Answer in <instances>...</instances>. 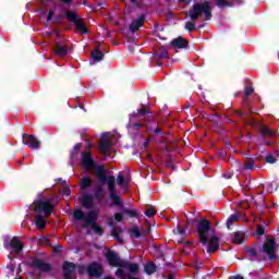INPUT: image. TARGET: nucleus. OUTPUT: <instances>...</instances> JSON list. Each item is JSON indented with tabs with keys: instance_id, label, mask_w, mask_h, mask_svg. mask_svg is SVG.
<instances>
[{
	"instance_id": "5701e85b",
	"label": "nucleus",
	"mask_w": 279,
	"mask_h": 279,
	"mask_svg": "<svg viewBox=\"0 0 279 279\" xmlns=\"http://www.w3.org/2000/svg\"><path fill=\"white\" fill-rule=\"evenodd\" d=\"M92 58L95 60V62H100V60H104V52L99 50H94L92 52Z\"/></svg>"
},
{
	"instance_id": "b1692460",
	"label": "nucleus",
	"mask_w": 279,
	"mask_h": 279,
	"mask_svg": "<svg viewBox=\"0 0 279 279\" xmlns=\"http://www.w3.org/2000/svg\"><path fill=\"white\" fill-rule=\"evenodd\" d=\"M82 204L85 208H90L93 206V197L90 196H83Z\"/></svg>"
},
{
	"instance_id": "7c9ffc66",
	"label": "nucleus",
	"mask_w": 279,
	"mask_h": 279,
	"mask_svg": "<svg viewBox=\"0 0 279 279\" xmlns=\"http://www.w3.org/2000/svg\"><path fill=\"white\" fill-rule=\"evenodd\" d=\"M145 215H146V217H154V215H156V207L148 206L145 211Z\"/></svg>"
},
{
	"instance_id": "de8ad7c7",
	"label": "nucleus",
	"mask_w": 279,
	"mask_h": 279,
	"mask_svg": "<svg viewBox=\"0 0 279 279\" xmlns=\"http://www.w3.org/2000/svg\"><path fill=\"white\" fill-rule=\"evenodd\" d=\"M8 269H9V271H10V274H14V266H13V265H10V266L8 267Z\"/></svg>"
},
{
	"instance_id": "20e7f679",
	"label": "nucleus",
	"mask_w": 279,
	"mask_h": 279,
	"mask_svg": "<svg viewBox=\"0 0 279 279\" xmlns=\"http://www.w3.org/2000/svg\"><path fill=\"white\" fill-rule=\"evenodd\" d=\"M35 213L49 217L53 213V203L49 198H43V194L38 195V201L34 203Z\"/></svg>"
},
{
	"instance_id": "2f4dec72",
	"label": "nucleus",
	"mask_w": 279,
	"mask_h": 279,
	"mask_svg": "<svg viewBox=\"0 0 279 279\" xmlns=\"http://www.w3.org/2000/svg\"><path fill=\"white\" fill-rule=\"evenodd\" d=\"M233 243H238L239 245H241V243H243V234L235 233L233 238Z\"/></svg>"
},
{
	"instance_id": "603ef678",
	"label": "nucleus",
	"mask_w": 279,
	"mask_h": 279,
	"mask_svg": "<svg viewBox=\"0 0 279 279\" xmlns=\"http://www.w3.org/2000/svg\"><path fill=\"white\" fill-rule=\"evenodd\" d=\"M75 147H76V149H80L81 146H80V144H78V145H76Z\"/></svg>"
},
{
	"instance_id": "49530a36",
	"label": "nucleus",
	"mask_w": 279,
	"mask_h": 279,
	"mask_svg": "<svg viewBox=\"0 0 279 279\" xmlns=\"http://www.w3.org/2000/svg\"><path fill=\"white\" fill-rule=\"evenodd\" d=\"M69 192H70V190H69V187H63V195H69Z\"/></svg>"
},
{
	"instance_id": "37998d69",
	"label": "nucleus",
	"mask_w": 279,
	"mask_h": 279,
	"mask_svg": "<svg viewBox=\"0 0 279 279\" xmlns=\"http://www.w3.org/2000/svg\"><path fill=\"white\" fill-rule=\"evenodd\" d=\"M217 5L223 8V5H226V2L223 0H217Z\"/></svg>"
},
{
	"instance_id": "c85d7f7f",
	"label": "nucleus",
	"mask_w": 279,
	"mask_h": 279,
	"mask_svg": "<svg viewBox=\"0 0 279 279\" xmlns=\"http://www.w3.org/2000/svg\"><path fill=\"white\" fill-rule=\"evenodd\" d=\"M90 184H93V181L90 180V178L85 177L82 179V182H81L82 189H88V186H90Z\"/></svg>"
},
{
	"instance_id": "0eeeda50",
	"label": "nucleus",
	"mask_w": 279,
	"mask_h": 279,
	"mask_svg": "<svg viewBox=\"0 0 279 279\" xmlns=\"http://www.w3.org/2000/svg\"><path fill=\"white\" fill-rule=\"evenodd\" d=\"M99 149L101 154H104V156H110V151H112V142H110V133H106L102 135Z\"/></svg>"
},
{
	"instance_id": "2eb2a0df",
	"label": "nucleus",
	"mask_w": 279,
	"mask_h": 279,
	"mask_svg": "<svg viewBox=\"0 0 279 279\" xmlns=\"http://www.w3.org/2000/svg\"><path fill=\"white\" fill-rule=\"evenodd\" d=\"M173 49H186L189 41L182 37H178L171 41Z\"/></svg>"
},
{
	"instance_id": "4c0bfd02",
	"label": "nucleus",
	"mask_w": 279,
	"mask_h": 279,
	"mask_svg": "<svg viewBox=\"0 0 279 279\" xmlns=\"http://www.w3.org/2000/svg\"><path fill=\"white\" fill-rule=\"evenodd\" d=\"M174 234H179V236H184L185 231L181 228H178L177 230H174Z\"/></svg>"
},
{
	"instance_id": "a19ab883",
	"label": "nucleus",
	"mask_w": 279,
	"mask_h": 279,
	"mask_svg": "<svg viewBox=\"0 0 279 279\" xmlns=\"http://www.w3.org/2000/svg\"><path fill=\"white\" fill-rule=\"evenodd\" d=\"M252 93H254V88H252V87L245 88V95H252Z\"/></svg>"
},
{
	"instance_id": "6e6552de",
	"label": "nucleus",
	"mask_w": 279,
	"mask_h": 279,
	"mask_svg": "<svg viewBox=\"0 0 279 279\" xmlns=\"http://www.w3.org/2000/svg\"><path fill=\"white\" fill-rule=\"evenodd\" d=\"M263 250L265 252V254H268L269 258L274 259L276 258V241H274L272 239H268L263 246Z\"/></svg>"
},
{
	"instance_id": "79ce46f5",
	"label": "nucleus",
	"mask_w": 279,
	"mask_h": 279,
	"mask_svg": "<svg viewBox=\"0 0 279 279\" xmlns=\"http://www.w3.org/2000/svg\"><path fill=\"white\" fill-rule=\"evenodd\" d=\"M122 220H123V215L116 214V221H122Z\"/></svg>"
},
{
	"instance_id": "4d7b16f0",
	"label": "nucleus",
	"mask_w": 279,
	"mask_h": 279,
	"mask_svg": "<svg viewBox=\"0 0 279 279\" xmlns=\"http://www.w3.org/2000/svg\"><path fill=\"white\" fill-rule=\"evenodd\" d=\"M109 223H110V226H112V220Z\"/></svg>"
},
{
	"instance_id": "c03bdc74",
	"label": "nucleus",
	"mask_w": 279,
	"mask_h": 279,
	"mask_svg": "<svg viewBox=\"0 0 279 279\" xmlns=\"http://www.w3.org/2000/svg\"><path fill=\"white\" fill-rule=\"evenodd\" d=\"M51 19H53V11H50V12L48 13L47 21H51Z\"/></svg>"
},
{
	"instance_id": "39448f33",
	"label": "nucleus",
	"mask_w": 279,
	"mask_h": 279,
	"mask_svg": "<svg viewBox=\"0 0 279 279\" xmlns=\"http://www.w3.org/2000/svg\"><path fill=\"white\" fill-rule=\"evenodd\" d=\"M199 241L203 245H208V232H210V222L202 219L197 226Z\"/></svg>"
},
{
	"instance_id": "412c9836",
	"label": "nucleus",
	"mask_w": 279,
	"mask_h": 279,
	"mask_svg": "<svg viewBox=\"0 0 279 279\" xmlns=\"http://www.w3.org/2000/svg\"><path fill=\"white\" fill-rule=\"evenodd\" d=\"M263 136L274 137L276 136V132L267 126H262Z\"/></svg>"
},
{
	"instance_id": "09e8293b",
	"label": "nucleus",
	"mask_w": 279,
	"mask_h": 279,
	"mask_svg": "<svg viewBox=\"0 0 279 279\" xmlns=\"http://www.w3.org/2000/svg\"><path fill=\"white\" fill-rule=\"evenodd\" d=\"M182 3L191 4V0H180Z\"/></svg>"
},
{
	"instance_id": "a211bd4d",
	"label": "nucleus",
	"mask_w": 279,
	"mask_h": 279,
	"mask_svg": "<svg viewBox=\"0 0 279 279\" xmlns=\"http://www.w3.org/2000/svg\"><path fill=\"white\" fill-rule=\"evenodd\" d=\"M144 21L145 16H140L137 20L133 21L130 26L131 32H136L140 27H143Z\"/></svg>"
},
{
	"instance_id": "f257e3e1",
	"label": "nucleus",
	"mask_w": 279,
	"mask_h": 279,
	"mask_svg": "<svg viewBox=\"0 0 279 279\" xmlns=\"http://www.w3.org/2000/svg\"><path fill=\"white\" fill-rule=\"evenodd\" d=\"M99 217V211L97 209H92L90 211L84 214L82 209H76L74 211V219L82 221L83 228L90 226L96 234H104V228L97 226V219Z\"/></svg>"
},
{
	"instance_id": "f03ea898",
	"label": "nucleus",
	"mask_w": 279,
	"mask_h": 279,
	"mask_svg": "<svg viewBox=\"0 0 279 279\" xmlns=\"http://www.w3.org/2000/svg\"><path fill=\"white\" fill-rule=\"evenodd\" d=\"M96 175L100 180V182H106L108 184V189L111 193L110 198L113 204L116 206H123V203L121 202V196L117 194V189L114 187V182H117L114 177H106V170H104L102 167L96 168Z\"/></svg>"
},
{
	"instance_id": "a878e982",
	"label": "nucleus",
	"mask_w": 279,
	"mask_h": 279,
	"mask_svg": "<svg viewBox=\"0 0 279 279\" xmlns=\"http://www.w3.org/2000/svg\"><path fill=\"white\" fill-rule=\"evenodd\" d=\"M145 271L148 274V276H151V274H155L156 271V265L154 263L146 264Z\"/></svg>"
},
{
	"instance_id": "1a4fd4ad",
	"label": "nucleus",
	"mask_w": 279,
	"mask_h": 279,
	"mask_svg": "<svg viewBox=\"0 0 279 279\" xmlns=\"http://www.w3.org/2000/svg\"><path fill=\"white\" fill-rule=\"evenodd\" d=\"M107 260L111 267H123V263L121 259H119V256H117V253L114 252H108L107 253Z\"/></svg>"
},
{
	"instance_id": "393cba45",
	"label": "nucleus",
	"mask_w": 279,
	"mask_h": 279,
	"mask_svg": "<svg viewBox=\"0 0 279 279\" xmlns=\"http://www.w3.org/2000/svg\"><path fill=\"white\" fill-rule=\"evenodd\" d=\"M35 223H36L37 228H45V226H47V221L45 220V218L43 216H37Z\"/></svg>"
},
{
	"instance_id": "f8f14e48",
	"label": "nucleus",
	"mask_w": 279,
	"mask_h": 279,
	"mask_svg": "<svg viewBox=\"0 0 279 279\" xmlns=\"http://www.w3.org/2000/svg\"><path fill=\"white\" fill-rule=\"evenodd\" d=\"M82 162L85 169H93V167H95V161L93 160V156L88 151L83 153Z\"/></svg>"
},
{
	"instance_id": "6e6d98bb",
	"label": "nucleus",
	"mask_w": 279,
	"mask_h": 279,
	"mask_svg": "<svg viewBox=\"0 0 279 279\" xmlns=\"http://www.w3.org/2000/svg\"><path fill=\"white\" fill-rule=\"evenodd\" d=\"M129 279H136V278H134V277H129Z\"/></svg>"
},
{
	"instance_id": "864d4df0",
	"label": "nucleus",
	"mask_w": 279,
	"mask_h": 279,
	"mask_svg": "<svg viewBox=\"0 0 279 279\" xmlns=\"http://www.w3.org/2000/svg\"><path fill=\"white\" fill-rule=\"evenodd\" d=\"M132 1V3H136V0H131Z\"/></svg>"
},
{
	"instance_id": "a18cd8bd",
	"label": "nucleus",
	"mask_w": 279,
	"mask_h": 279,
	"mask_svg": "<svg viewBox=\"0 0 279 279\" xmlns=\"http://www.w3.org/2000/svg\"><path fill=\"white\" fill-rule=\"evenodd\" d=\"M248 254H251V256H256V251L254 248L248 250Z\"/></svg>"
},
{
	"instance_id": "72a5a7b5",
	"label": "nucleus",
	"mask_w": 279,
	"mask_h": 279,
	"mask_svg": "<svg viewBox=\"0 0 279 279\" xmlns=\"http://www.w3.org/2000/svg\"><path fill=\"white\" fill-rule=\"evenodd\" d=\"M116 276L121 279L128 278V275L123 271V268H119L116 272Z\"/></svg>"
},
{
	"instance_id": "052dcab7",
	"label": "nucleus",
	"mask_w": 279,
	"mask_h": 279,
	"mask_svg": "<svg viewBox=\"0 0 279 279\" xmlns=\"http://www.w3.org/2000/svg\"><path fill=\"white\" fill-rule=\"evenodd\" d=\"M169 279H173V278L170 277Z\"/></svg>"
},
{
	"instance_id": "4468645a",
	"label": "nucleus",
	"mask_w": 279,
	"mask_h": 279,
	"mask_svg": "<svg viewBox=\"0 0 279 279\" xmlns=\"http://www.w3.org/2000/svg\"><path fill=\"white\" fill-rule=\"evenodd\" d=\"M63 271L65 279H72L73 271H75V264L65 262V264L63 265Z\"/></svg>"
},
{
	"instance_id": "6ab92c4d",
	"label": "nucleus",
	"mask_w": 279,
	"mask_h": 279,
	"mask_svg": "<svg viewBox=\"0 0 279 279\" xmlns=\"http://www.w3.org/2000/svg\"><path fill=\"white\" fill-rule=\"evenodd\" d=\"M9 245L14 252H21V250H23V243H21L19 238H13Z\"/></svg>"
},
{
	"instance_id": "bb28decb",
	"label": "nucleus",
	"mask_w": 279,
	"mask_h": 279,
	"mask_svg": "<svg viewBox=\"0 0 279 279\" xmlns=\"http://www.w3.org/2000/svg\"><path fill=\"white\" fill-rule=\"evenodd\" d=\"M149 112V109L144 108V109H137L135 112L131 114V117H145Z\"/></svg>"
},
{
	"instance_id": "f3484780",
	"label": "nucleus",
	"mask_w": 279,
	"mask_h": 279,
	"mask_svg": "<svg viewBox=\"0 0 279 279\" xmlns=\"http://www.w3.org/2000/svg\"><path fill=\"white\" fill-rule=\"evenodd\" d=\"M33 267H36L37 269H40L41 271H49V269H51V266L44 263L43 259H35L33 262Z\"/></svg>"
},
{
	"instance_id": "423d86ee",
	"label": "nucleus",
	"mask_w": 279,
	"mask_h": 279,
	"mask_svg": "<svg viewBox=\"0 0 279 279\" xmlns=\"http://www.w3.org/2000/svg\"><path fill=\"white\" fill-rule=\"evenodd\" d=\"M66 16L69 19V21H71L72 23H74L76 29H78V32L81 34H87L88 29L86 28V24H84V21H82L77 14H75V12H68Z\"/></svg>"
},
{
	"instance_id": "4be33fe9",
	"label": "nucleus",
	"mask_w": 279,
	"mask_h": 279,
	"mask_svg": "<svg viewBox=\"0 0 279 279\" xmlns=\"http://www.w3.org/2000/svg\"><path fill=\"white\" fill-rule=\"evenodd\" d=\"M131 236H134L135 239H138L140 236L145 235L144 232H141V229L138 227H133L130 230Z\"/></svg>"
},
{
	"instance_id": "473e14b6",
	"label": "nucleus",
	"mask_w": 279,
	"mask_h": 279,
	"mask_svg": "<svg viewBox=\"0 0 279 279\" xmlns=\"http://www.w3.org/2000/svg\"><path fill=\"white\" fill-rule=\"evenodd\" d=\"M117 182L120 186H128V181L123 178V174L118 175Z\"/></svg>"
},
{
	"instance_id": "bf43d9fd",
	"label": "nucleus",
	"mask_w": 279,
	"mask_h": 279,
	"mask_svg": "<svg viewBox=\"0 0 279 279\" xmlns=\"http://www.w3.org/2000/svg\"><path fill=\"white\" fill-rule=\"evenodd\" d=\"M221 156H223V153H221Z\"/></svg>"
},
{
	"instance_id": "c756f323",
	"label": "nucleus",
	"mask_w": 279,
	"mask_h": 279,
	"mask_svg": "<svg viewBox=\"0 0 279 279\" xmlns=\"http://www.w3.org/2000/svg\"><path fill=\"white\" fill-rule=\"evenodd\" d=\"M276 160H278V156L276 154L275 155L269 154L266 156V162H268V165H274Z\"/></svg>"
},
{
	"instance_id": "aec40b11",
	"label": "nucleus",
	"mask_w": 279,
	"mask_h": 279,
	"mask_svg": "<svg viewBox=\"0 0 279 279\" xmlns=\"http://www.w3.org/2000/svg\"><path fill=\"white\" fill-rule=\"evenodd\" d=\"M123 269H128L131 274H138V264H132V263H123L122 264Z\"/></svg>"
},
{
	"instance_id": "ea45409f",
	"label": "nucleus",
	"mask_w": 279,
	"mask_h": 279,
	"mask_svg": "<svg viewBox=\"0 0 279 279\" xmlns=\"http://www.w3.org/2000/svg\"><path fill=\"white\" fill-rule=\"evenodd\" d=\"M160 51H161V53H159V58H167V56H168L167 49L161 48Z\"/></svg>"
},
{
	"instance_id": "8fccbe9b",
	"label": "nucleus",
	"mask_w": 279,
	"mask_h": 279,
	"mask_svg": "<svg viewBox=\"0 0 279 279\" xmlns=\"http://www.w3.org/2000/svg\"><path fill=\"white\" fill-rule=\"evenodd\" d=\"M63 3H69L71 0H61Z\"/></svg>"
},
{
	"instance_id": "13d9d810",
	"label": "nucleus",
	"mask_w": 279,
	"mask_h": 279,
	"mask_svg": "<svg viewBox=\"0 0 279 279\" xmlns=\"http://www.w3.org/2000/svg\"><path fill=\"white\" fill-rule=\"evenodd\" d=\"M147 234H149V230L147 231Z\"/></svg>"
},
{
	"instance_id": "c9c22d12",
	"label": "nucleus",
	"mask_w": 279,
	"mask_h": 279,
	"mask_svg": "<svg viewBox=\"0 0 279 279\" xmlns=\"http://www.w3.org/2000/svg\"><path fill=\"white\" fill-rule=\"evenodd\" d=\"M123 214L128 215L129 217H136V211L133 209H124Z\"/></svg>"
},
{
	"instance_id": "ddd939ff",
	"label": "nucleus",
	"mask_w": 279,
	"mask_h": 279,
	"mask_svg": "<svg viewBox=\"0 0 279 279\" xmlns=\"http://www.w3.org/2000/svg\"><path fill=\"white\" fill-rule=\"evenodd\" d=\"M217 250H219V238H217V235H211L209 239L207 252L210 254L213 252H217Z\"/></svg>"
},
{
	"instance_id": "5fc2aeb1",
	"label": "nucleus",
	"mask_w": 279,
	"mask_h": 279,
	"mask_svg": "<svg viewBox=\"0 0 279 279\" xmlns=\"http://www.w3.org/2000/svg\"><path fill=\"white\" fill-rule=\"evenodd\" d=\"M235 279H243L242 277H235Z\"/></svg>"
},
{
	"instance_id": "f704fd0d",
	"label": "nucleus",
	"mask_w": 279,
	"mask_h": 279,
	"mask_svg": "<svg viewBox=\"0 0 279 279\" xmlns=\"http://www.w3.org/2000/svg\"><path fill=\"white\" fill-rule=\"evenodd\" d=\"M185 29H187V32H193V29H195V22H186Z\"/></svg>"
},
{
	"instance_id": "cd10ccee",
	"label": "nucleus",
	"mask_w": 279,
	"mask_h": 279,
	"mask_svg": "<svg viewBox=\"0 0 279 279\" xmlns=\"http://www.w3.org/2000/svg\"><path fill=\"white\" fill-rule=\"evenodd\" d=\"M239 221V215L233 214L227 220V228H230L234 222Z\"/></svg>"
},
{
	"instance_id": "7ed1b4c3",
	"label": "nucleus",
	"mask_w": 279,
	"mask_h": 279,
	"mask_svg": "<svg viewBox=\"0 0 279 279\" xmlns=\"http://www.w3.org/2000/svg\"><path fill=\"white\" fill-rule=\"evenodd\" d=\"M203 14L205 15V21H210V19H213V5H210V2H196L193 4L192 10L187 12V15L192 21H197Z\"/></svg>"
},
{
	"instance_id": "3c124183",
	"label": "nucleus",
	"mask_w": 279,
	"mask_h": 279,
	"mask_svg": "<svg viewBox=\"0 0 279 279\" xmlns=\"http://www.w3.org/2000/svg\"><path fill=\"white\" fill-rule=\"evenodd\" d=\"M155 132H156V133L160 132V129H156Z\"/></svg>"
},
{
	"instance_id": "9b49d317",
	"label": "nucleus",
	"mask_w": 279,
	"mask_h": 279,
	"mask_svg": "<svg viewBox=\"0 0 279 279\" xmlns=\"http://www.w3.org/2000/svg\"><path fill=\"white\" fill-rule=\"evenodd\" d=\"M26 140V143L24 145H28L31 149H39L40 148V141L36 138L34 135H25L23 141Z\"/></svg>"
},
{
	"instance_id": "9d476101",
	"label": "nucleus",
	"mask_w": 279,
	"mask_h": 279,
	"mask_svg": "<svg viewBox=\"0 0 279 279\" xmlns=\"http://www.w3.org/2000/svg\"><path fill=\"white\" fill-rule=\"evenodd\" d=\"M104 269L101 264L93 263L87 267V272L89 276H94L95 278H99L101 276Z\"/></svg>"
},
{
	"instance_id": "e433bc0d",
	"label": "nucleus",
	"mask_w": 279,
	"mask_h": 279,
	"mask_svg": "<svg viewBox=\"0 0 279 279\" xmlns=\"http://www.w3.org/2000/svg\"><path fill=\"white\" fill-rule=\"evenodd\" d=\"M254 167V161L248 160L244 163V169H252Z\"/></svg>"
},
{
	"instance_id": "58836bf2",
	"label": "nucleus",
	"mask_w": 279,
	"mask_h": 279,
	"mask_svg": "<svg viewBox=\"0 0 279 279\" xmlns=\"http://www.w3.org/2000/svg\"><path fill=\"white\" fill-rule=\"evenodd\" d=\"M257 234L262 236V234H265V228L263 226L257 227Z\"/></svg>"
},
{
	"instance_id": "dca6fc26",
	"label": "nucleus",
	"mask_w": 279,
	"mask_h": 279,
	"mask_svg": "<svg viewBox=\"0 0 279 279\" xmlns=\"http://www.w3.org/2000/svg\"><path fill=\"white\" fill-rule=\"evenodd\" d=\"M54 53L56 56H59V58H62L69 53V48L64 45L57 44L54 47Z\"/></svg>"
}]
</instances>
